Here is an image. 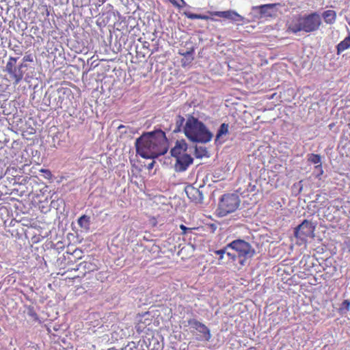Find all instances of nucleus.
Returning a JSON list of instances; mask_svg holds the SVG:
<instances>
[{"label":"nucleus","instance_id":"f257e3e1","mask_svg":"<svg viewBox=\"0 0 350 350\" xmlns=\"http://www.w3.org/2000/svg\"><path fill=\"white\" fill-rule=\"evenodd\" d=\"M137 153L145 159H154L165 154L169 148L165 133L161 129L142 134L136 139Z\"/></svg>","mask_w":350,"mask_h":350},{"label":"nucleus","instance_id":"f03ea898","mask_svg":"<svg viewBox=\"0 0 350 350\" xmlns=\"http://www.w3.org/2000/svg\"><path fill=\"white\" fill-rule=\"evenodd\" d=\"M255 254L254 249L251 245L241 239H237L228 243L226 246L220 249V260L239 259L241 265L249 258H251Z\"/></svg>","mask_w":350,"mask_h":350},{"label":"nucleus","instance_id":"7ed1b4c3","mask_svg":"<svg viewBox=\"0 0 350 350\" xmlns=\"http://www.w3.org/2000/svg\"><path fill=\"white\" fill-rule=\"evenodd\" d=\"M185 136L191 142L206 143L211 141L212 133L198 118L189 116L184 126Z\"/></svg>","mask_w":350,"mask_h":350},{"label":"nucleus","instance_id":"20e7f679","mask_svg":"<svg viewBox=\"0 0 350 350\" xmlns=\"http://www.w3.org/2000/svg\"><path fill=\"white\" fill-rule=\"evenodd\" d=\"M321 25V18L317 12L308 15L299 16L288 25V31L296 33L299 31L310 33L319 29Z\"/></svg>","mask_w":350,"mask_h":350},{"label":"nucleus","instance_id":"39448f33","mask_svg":"<svg viewBox=\"0 0 350 350\" xmlns=\"http://www.w3.org/2000/svg\"><path fill=\"white\" fill-rule=\"evenodd\" d=\"M18 57H10L6 65L5 71L10 75L11 80L14 81V85L18 84L23 78V71L22 68L25 66L23 64L16 66Z\"/></svg>","mask_w":350,"mask_h":350},{"label":"nucleus","instance_id":"423d86ee","mask_svg":"<svg viewBox=\"0 0 350 350\" xmlns=\"http://www.w3.org/2000/svg\"><path fill=\"white\" fill-rule=\"evenodd\" d=\"M240 200L236 193H228L220 199V217L234 212L239 206Z\"/></svg>","mask_w":350,"mask_h":350},{"label":"nucleus","instance_id":"0eeeda50","mask_svg":"<svg viewBox=\"0 0 350 350\" xmlns=\"http://www.w3.org/2000/svg\"><path fill=\"white\" fill-rule=\"evenodd\" d=\"M316 228V224L310 221L304 219L295 229V236L301 239L305 237H314V231Z\"/></svg>","mask_w":350,"mask_h":350},{"label":"nucleus","instance_id":"6e6552de","mask_svg":"<svg viewBox=\"0 0 350 350\" xmlns=\"http://www.w3.org/2000/svg\"><path fill=\"white\" fill-rule=\"evenodd\" d=\"M193 163V158L188 154H185L176 158L175 170L176 172H184Z\"/></svg>","mask_w":350,"mask_h":350},{"label":"nucleus","instance_id":"1a4fd4ad","mask_svg":"<svg viewBox=\"0 0 350 350\" xmlns=\"http://www.w3.org/2000/svg\"><path fill=\"white\" fill-rule=\"evenodd\" d=\"M185 192L187 197L191 201L195 203H200L203 200V196L200 190L193 186H187L185 187Z\"/></svg>","mask_w":350,"mask_h":350},{"label":"nucleus","instance_id":"9d476101","mask_svg":"<svg viewBox=\"0 0 350 350\" xmlns=\"http://www.w3.org/2000/svg\"><path fill=\"white\" fill-rule=\"evenodd\" d=\"M187 144L184 140L176 141L174 148L171 149V155L176 159L186 154Z\"/></svg>","mask_w":350,"mask_h":350},{"label":"nucleus","instance_id":"9b49d317","mask_svg":"<svg viewBox=\"0 0 350 350\" xmlns=\"http://www.w3.org/2000/svg\"><path fill=\"white\" fill-rule=\"evenodd\" d=\"M83 269L85 273H90L98 269V266L96 263L95 259L90 258L88 260H85L79 263L77 270Z\"/></svg>","mask_w":350,"mask_h":350},{"label":"nucleus","instance_id":"f8f14e48","mask_svg":"<svg viewBox=\"0 0 350 350\" xmlns=\"http://www.w3.org/2000/svg\"><path fill=\"white\" fill-rule=\"evenodd\" d=\"M220 18H224L235 23L242 22L244 18L233 10L220 11Z\"/></svg>","mask_w":350,"mask_h":350},{"label":"nucleus","instance_id":"ddd939ff","mask_svg":"<svg viewBox=\"0 0 350 350\" xmlns=\"http://www.w3.org/2000/svg\"><path fill=\"white\" fill-rule=\"evenodd\" d=\"M193 49L186 52H180L179 51V54L183 55L184 57L181 59V65L183 67L185 68L189 66L193 62L194 57L193 55Z\"/></svg>","mask_w":350,"mask_h":350},{"label":"nucleus","instance_id":"4468645a","mask_svg":"<svg viewBox=\"0 0 350 350\" xmlns=\"http://www.w3.org/2000/svg\"><path fill=\"white\" fill-rule=\"evenodd\" d=\"M322 17L327 24H333L336 21V13L334 10H329L323 13Z\"/></svg>","mask_w":350,"mask_h":350},{"label":"nucleus","instance_id":"2eb2a0df","mask_svg":"<svg viewBox=\"0 0 350 350\" xmlns=\"http://www.w3.org/2000/svg\"><path fill=\"white\" fill-rule=\"evenodd\" d=\"M185 119L181 115H178L175 118V127L173 130L174 133L180 132L182 130L184 131Z\"/></svg>","mask_w":350,"mask_h":350},{"label":"nucleus","instance_id":"dca6fc26","mask_svg":"<svg viewBox=\"0 0 350 350\" xmlns=\"http://www.w3.org/2000/svg\"><path fill=\"white\" fill-rule=\"evenodd\" d=\"M275 6V4H265L258 7V9H259L261 14L269 16L272 15V11Z\"/></svg>","mask_w":350,"mask_h":350},{"label":"nucleus","instance_id":"f3484780","mask_svg":"<svg viewBox=\"0 0 350 350\" xmlns=\"http://www.w3.org/2000/svg\"><path fill=\"white\" fill-rule=\"evenodd\" d=\"M350 47V33L342 41L337 45V54H340Z\"/></svg>","mask_w":350,"mask_h":350},{"label":"nucleus","instance_id":"a211bd4d","mask_svg":"<svg viewBox=\"0 0 350 350\" xmlns=\"http://www.w3.org/2000/svg\"><path fill=\"white\" fill-rule=\"evenodd\" d=\"M232 129V126H230L228 123L223 122L220 125V144H221L223 137L227 134L230 135L231 133Z\"/></svg>","mask_w":350,"mask_h":350},{"label":"nucleus","instance_id":"6ab92c4d","mask_svg":"<svg viewBox=\"0 0 350 350\" xmlns=\"http://www.w3.org/2000/svg\"><path fill=\"white\" fill-rule=\"evenodd\" d=\"M77 222L80 227L88 228L90 225V217L85 215H83L78 219Z\"/></svg>","mask_w":350,"mask_h":350},{"label":"nucleus","instance_id":"aec40b11","mask_svg":"<svg viewBox=\"0 0 350 350\" xmlns=\"http://www.w3.org/2000/svg\"><path fill=\"white\" fill-rule=\"evenodd\" d=\"M207 153L208 152L206 148L198 146H196L195 155L197 158H202L203 157L206 156Z\"/></svg>","mask_w":350,"mask_h":350},{"label":"nucleus","instance_id":"412c9836","mask_svg":"<svg viewBox=\"0 0 350 350\" xmlns=\"http://www.w3.org/2000/svg\"><path fill=\"white\" fill-rule=\"evenodd\" d=\"M350 309V301L345 299L342 301L341 307L339 308V312L344 314L349 311Z\"/></svg>","mask_w":350,"mask_h":350},{"label":"nucleus","instance_id":"4be33fe9","mask_svg":"<svg viewBox=\"0 0 350 350\" xmlns=\"http://www.w3.org/2000/svg\"><path fill=\"white\" fill-rule=\"evenodd\" d=\"M308 160L312 163L321 165V157L319 154H310L308 155Z\"/></svg>","mask_w":350,"mask_h":350},{"label":"nucleus","instance_id":"5701e85b","mask_svg":"<svg viewBox=\"0 0 350 350\" xmlns=\"http://www.w3.org/2000/svg\"><path fill=\"white\" fill-rule=\"evenodd\" d=\"M185 15L187 18L193 19H208V16L202 14H197L191 12H185Z\"/></svg>","mask_w":350,"mask_h":350},{"label":"nucleus","instance_id":"b1692460","mask_svg":"<svg viewBox=\"0 0 350 350\" xmlns=\"http://www.w3.org/2000/svg\"><path fill=\"white\" fill-rule=\"evenodd\" d=\"M197 331H198V332H200V333H202V335H203V336H204V338H208V337H209V335H210V334H209V330H208V329L207 328V327H206V326H205L204 324H202H202L199 326V327H198V329H197Z\"/></svg>","mask_w":350,"mask_h":350},{"label":"nucleus","instance_id":"393cba45","mask_svg":"<svg viewBox=\"0 0 350 350\" xmlns=\"http://www.w3.org/2000/svg\"><path fill=\"white\" fill-rule=\"evenodd\" d=\"M174 6L178 8H182L186 5L184 0H168Z\"/></svg>","mask_w":350,"mask_h":350},{"label":"nucleus","instance_id":"a878e982","mask_svg":"<svg viewBox=\"0 0 350 350\" xmlns=\"http://www.w3.org/2000/svg\"><path fill=\"white\" fill-rule=\"evenodd\" d=\"M188 324L191 328H193V329L197 330L198 329L199 326L202 323L198 321L197 320L192 319H189L188 321Z\"/></svg>","mask_w":350,"mask_h":350},{"label":"nucleus","instance_id":"bb28decb","mask_svg":"<svg viewBox=\"0 0 350 350\" xmlns=\"http://www.w3.org/2000/svg\"><path fill=\"white\" fill-rule=\"evenodd\" d=\"M233 168H234L233 165H228V167H227V170H226V176L225 177L220 178V180H225V179H230V180L232 179V172Z\"/></svg>","mask_w":350,"mask_h":350},{"label":"nucleus","instance_id":"cd10ccee","mask_svg":"<svg viewBox=\"0 0 350 350\" xmlns=\"http://www.w3.org/2000/svg\"><path fill=\"white\" fill-rule=\"evenodd\" d=\"M23 62H33V55L31 53H26L25 55L23 58Z\"/></svg>","mask_w":350,"mask_h":350},{"label":"nucleus","instance_id":"c85d7f7f","mask_svg":"<svg viewBox=\"0 0 350 350\" xmlns=\"http://www.w3.org/2000/svg\"><path fill=\"white\" fill-rule=\"evenodd\" d=\"M316 176L320 179V176L323 174L322 165H317L315 166Z\"/></svg>","mask_w":350,"mask_h":350},{"label":"nucleus","instance_id":"c756f323","mask_svg":"<svg viewBox=\"0 0 350 350\" xmlns=\"http://www.w3.org/2000/svg\"><path fill=\"white\" fill-rule=\"evenodd\" d=\"M180 228L182 230V232H181L182 235H185L187 233V232H191V230H193V228H187L183 224H181L180 226ZM194 229H196V228H194Z\"/></svg>","mask_w":350,"mask_h":350},{"label":"nucleus","instance_id":"7c9ffc66","mask_svg":"<svg viewBox=\"0 0 350 350\" xmlns=\"http://www.w3.org/2000/svg\"><path fill=\"white\" fill-rule=\"evenodd\" d=\"M12 50L14 51V52L15 53V54L18 55H22L23 54V51L21 49L20 46H14L12 49Z\"/></svg>","mask_w":350,"mask_h":350},{"label":"nucleus","instance_id":"2f4dec72","mask_svg":"<svg viewBox=\"0 0 350 350\" xmlns=\"http://www.w3.org/2000/svg\"><path fill=\"white\" fill-rule=\"evenodd\" d=\"M219 139V131L215 135V141H217Z\"/></svg>","mask_w":350,"mask_h":350},{"label":"nucleus","instance_id":"473e14b6","mask_svg":"<svg viewBox=\"0 0 350 350\" xmlns=\"http://www.w3.org/2000/svg\"><path fill=\"white\" fill-rule=\"evenodd\" d=\"M124 127H125V126H124V125H123V124H120V125L118 127V129L119 130H120L121 129H123V128H124Z\"/></svg>","mask_w":350,"mask_h":350},{"label":"nucleus","instance_id":"72a5a7b5","mask_svg":"<svg viewBox=\"0 0 350 350\" xmlns=\"http://www.w3.org/2000/svg\"><path fill=\"white\" fill-rule=\"evenodd\" d=\"M212 227H213V230H215L216 229V226L215 224H212L211 225Z\"/></svg>","mask_w":350,"mask_h":350},{"label":"nucleus","instance_id":"f704fd0d","mask_svg":"<svg viewBox=\"0 0 350 350\" xmlns=\"http://www.w3.org/2000/svg\"><path fill=\"white\" fill-rule=\"evenodd\" d=\"M214 14L215 15H219V12H215Z\"/></svg>","mask_w":350,"mask_h":350},{"label":"nucleus","instance_id":"c9c22d12","mask_svg":"<svg viewBox=\"0 0 350 350\" xmlns=\"http://www.w3.org/2000/svg\"><path fill=\"white\" fill-rule=\"evenodd\" d=\"M215 252V254H219V250H217Z\"/></svg>","mask_w":350,"mask_h":350},{"label":"nucleus","instance_id":"e433bc0d","mask_svg":"<svg viewBox=\"0 0 350 350\" xmlns=\"http://www.w3.org/2000/svg\"><path fill=\"white\" fill-rule=\"evenodd\" d=\"M152 165H153V162L151 164H150V167H151L152 166Z\"/></svg>","mask_w":350,"mask_h":350},{"label":"nucleus","instance_id":"4c0bfd02","mask_svg":"<svg viewBox=\"0 0 350 350\" xmlns=\"http://www.w3.org/2000/svg\"><path fill=\"white\" fill-rule=\"evenodd\" d=\"M224 64L227 65V67H229V65H228L226 62H225Z\"/></svg>","mask_w":350,"mask_h":350},{"label":"nucleus","instance_id":"58836bf2","mask_svg":"<svg viewBox=\"0 0 350 350\" xmlns=\"http://www.w3.org/2000/svg\"><path fill=\"white\" fill-rule=\"evenodd\" d=\"M349 25H350V21L348 22Z\"/></svg>","mask_w":350,"mask_h":350}]
</instances>
